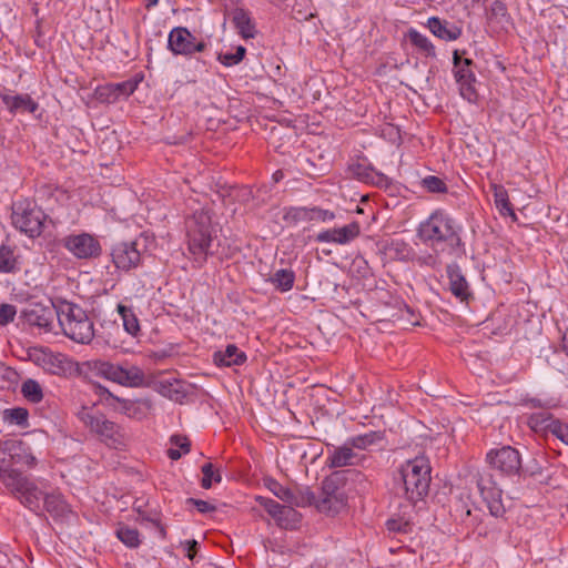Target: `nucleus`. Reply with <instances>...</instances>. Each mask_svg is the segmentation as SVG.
<instances>
[{
  "instance_id": "nucleus-57",
  "label": "nucleus",
  "mask_w": 568,
  "mask_h": 568,
  "mask_svg": "<svg viewBox=\"0 0 568 568\" xmlns=\"http://www.w3.org/2000/svg\"><path fill=\"white\" fill-rule=\"evenodd\" d=\"M168 456L169 458H171L172 460H178L181 458L182 456V453L180 449L178 448H169L168 449Z\"/></svg>"
},
{
  "instance_id": "nucleus-45",
  "label": "nucleus",
  "mask_w": 568,
  "mask_h": 568,
  "mask_svg": "<svg viewBox=\"0 0 568 568\" xmlns=\"http://www.w3.org/2000/svg\"><path fill=\"white\" fill-rule=\"evenodd\" d=\"M549 426L550 429L548 433H551L564 444L568 445V425L555 418V420L551 424H549Z\"/></svg>"
},
{
  "instance_id": "nucleus-4",
  "label": "nucleus",
  "mask_w": 568,
  "mask_h": 568,
  "mask_svg": "<svg viewBox=\"0 0 568 568\" xmlns=\"http://www.w3.org/2000/svg\"><path fill=\"white\" fill-rule=\"evenodd\" d=\"M187 248L194 261L202 265L213 254L215 229L209 210L202 207L186 220Z\"/></svg>"
},
{
  "instance_id": "nucleus-6",
  "label": "nucleus",
  "mask_w": 568,
  "mask_h": 568,
  "mask_svg": "<svg viewBox=\"0 0 568 568\" xmlns=\"http://www.w3.org/2000/svg\"><path fill=\"white\" fill-rule=\"evenodd\" d=\"M91 368L98 376L121 386L145 387L151 385V382L148 379L143 369L126 361L122 363H112L99 359L92 362Z\"/></svg>"
},
{
  "instance_id": "nucleus-56",
  "label": "nucleus",
  "mask_w": 568,
  "mask_h": 568,
  "mask_svg": "<svg viewBox=\"0 0 568 568\" xmlns=\"http://www.w3.org/2000/svg\"><path fill=\"white\" fill-rule=\"evenodd\" d=\"M560 348L566 355H568V328L562 334Z\"/></svg>"
},
{
  "instance_id": "nucleus-14",
  "label": "nucleus",
  "mask_w": 568,
  "mask_h": 568,
  "mask_svg": "<svg viewBox=\"0 0 568 568\" xmlns=\"http://www.w3.org/2000/svg\"><path fill=\"white\" fill-rule=\"evenodd\" d=\"M63 246L77 258L90 260L100 256V242L91 234H72L63 240Z\"/></svg>"
},
{
  "instance_id": "nucleus-11",
  "label": "nucleus",
  "mask_w": 568,
  "mask_h": 568,
  "mask_svg": "<svg viewBox=\"0 0 568 568\" xmlns=\"http://www.w3.org/2000/svg\"><path fill=\"white\" fill-rule=\"evenodd\" d=\"M486 459L493 469L506 476L517 475L521 469L520 454L511 446L489 450Z\"/></svg>"
},
{
  "instance_id": "nucleus-27",
  "label": "nucleus",
  "mask_w": 568,
  "mask_h": 568,
  "mask_svg": "<svg viewBox=\"0 0 568 568\" xmlns=\"http://www.w3.org/2000/svg\"><path fill=\"white\" fill-rule=\"evenodd\" d=\"M155 388L161 395L175 402L181 400L185 396L183 383L175 378L159 381L155 384Z\"/></svg>"
},
{
  "instance_id": "nucleus-20",
  "label": "nucleus",
  "mask_w": 568,
  "mask_h": 568,
  "mask_svg": "<svg viewBox=\"0 0 568 568\" xmlns=\"http://www.w3.org/2000/svg\"><path fill=\"white\" fill-rule=\"evenodd\" d=\"M349 171L358 181L364 183H372L377 186H386L388 184L386 175L375 171L365 160L352 163Z\"/></svg>"
},
{
  "instance_id": "nucleus-54",
  "label": "nucleus",
  "mask_w": 568,
  "mask_h": 568,
  "mask_svg": "<svg viewBox=\"0 0 568 568\" xmlns=\"http://www.w3.org/2000/svg\"><path fill=\"white\" fill-rule=\"evenodd\" d=\"M217 60L225 67H233L239 64L234 53H219Z\"/></svg>"
},
{
  "instance_id": "nucleus-35",
  "label": "nucleus",
  "mask_w": 568,
  "mask_h": 568,
  "mask_svg": "<svg viewBox=\"0 0 568 568\" xmlns=\"http://www.w3.org/2000/svg\"><path fill=\"white\" fill-rule=\"evenodd\" d=\"M21 393L23 397L31 403H40L43 398V393L40 384L34 379H27L22 383Z\"/></svg>"
},
{
  "instance_id": "nucleus-19",
  "label": "nucleus",
  "mask_w": 568,
  "mask_h": 568,
  "mask_svg": "<svg viewBox=\"0 0 568 568\" xmlns=\"http://www.w3.org/2000/svg\"><path fill=\"white\" fill-rule=\"evenodd\" d=\"M44 509L50 516L60 521H67L72 516V509L60 493L44 494L42 498Z\"/></svg>"
},
{
  "instance_id": "nucleus-42",
  "label": "nucleus",
  "mask_w": 568,
  "mask_h": 568,
  "mask_svg": "<svg viewBox=\"0 0 568 568\" xmlns=\"http://www.w3.org/2000/svg\"><path fill=\"white\" fill-rule=\"evenodd\" d=\"M422 186L430 193H446L447 185L438 176L427 175L420 181Z\"/></svg>"
},
{
  "instance_id": "nucleus-30",
  "label": "nucleus",
  "mask_w": 568,
  "mask_h": 568,
  "mask_svg": "<svg viewBox=\"0 0 568 568\" xmlns=\"http://www.w3.org/2000/svg\"><path fill=\"white\" fill-rule=\"evenodd\" d=\"M407 38L424 55L432 58L436 57L434 44L426 36L422 34L416 29L410 28L407 31Z\"/></svg>"
},
{
  "instance_id": "nucleus-51",
  "label": "nucleus",
  "mask_w": 568,
  "mask_h": 568,
  "mask_svg": "<svg viewBox=\"0 0 568 568\" xmlns=\"http://www.w3.org/2000/svg\"><path fill=\"white\" fill-rule=\"evenodd\" d=\"M312 221L327 222L335 219V213L328 210H324L317 206L311 207Z\"/></svg>"
},
{
  "instance_id": "nucleus-18",
  "label": "nucleus",
  "mask_w": 568,
  "mask_h": 568,
  "mask_svg": "<svg viewBox=\"0 0 568 568\" xmlns=\"http://www.w3.org/2000/svg\"><path fill=\"white\" fill-rule=\"evenodd\" d=\"M364 460H366V457L364 455L359 456L356 454L346 442L343 446L328 452L326 465L329 468H342L346 466L363 465Z\"/></svg>"
},
{
  "instance_id": "nucleus-28",
  "label": "nucleus",
  "mask_w": 568,
  "mask_h": 568,
  "mask_svg": "<svg viewBox=\"0 0 568 568\" xmlns=\"http://www.w3.org/2000/svg\"><path fill=\"white\" fill-rule=\"evenodd\" d=\"M118 313L121 316L123 327L128 334L136 337L141 332L140 322L131 306L123 304L118 305Z\"/></svg>"
},
{
  "instance_id": "nucleus-53",
  "label": "nucleus",
  "mask_w": 568,
  "mask_h": 568,
  "mask_svg": "<svg viewBox=\"0 0 568 568\" xmlns=\"http://www.w3.org/2000/svg\"><path fill=\"white\" fill-rule=\"evenodd\" d=\"M172 445L179 447L183 454H187L191 448V443L186 436L173 435L170 438Z\"/></svg>"
},
{
  "instance_id": "nucleus-7",
  "label": "nucleus",
  "mask_w": 568,
  "mask_h": 568,
  "mask_svg": "<svg viewBox=\"0 0 568 568\" xmlns=\"http://www.w3.org/2000/svg\"><path fill=\"white\" fill-rule=\"evenodd\" d=\"M78 416L84 426L99 436L108 446L113 448L125 446L128 436L124 428L108 419L103 414H94L83 408Z\"/></svg>"
},
{
  "instance_id": "nucleus-39",
  "label": "nucleus",
  "mask_w": 568,
  "mask_h": 568,
  "mask_svg": "<svg viewBox=\"0 0 568 568\" xmlns=\"http://www.w3.org/2000/svg\"><path fill=\"white\" fill-rule=\"evenodd\" d=\"M267 487L281 500L286 501L292 506H293V504L298 503V498H297L295 491L282 486L276 480H271L270 484L267 485Z\"/></svg>"
},
{
  "instance_id": "nucleus-23",
  "label": "nucleus",
  "mask_w": 568,
  "mask_h": 568,
  "mask_svg": "<svg viewBox=\"0 0 568 568\" xmlns=\"http://www.w3.org/2000/svg\"><path fill=\"white\" fill-rule=\"evenodd\" d=\"M450 292L462 302L467 301L471 295L469 285L457 265L447 267Z\"/></svg>"
},
{
  "instance_id": "nucleus-24",
  "label": "nucleus",
  "mask_w": 568,
  "mask_h": 568,
  "mask_svg": "<svg viewBox=\"0 0 568 568\" xmlns=\"http://www.w3.org/2000/svg\"><path fill=\"white\" fill-rule=\"evenodd\" d=\"M232 23L243 39L255 37L256 30L250 13L243 8H236L232 12Z\"/></svg>"
},
{
  "instance_id": "nucleus-2",
  "label": "nucleus",
  "mask_w": 568,
  "mask_h": 568,
  "mask_svg": "<svg viewBox=\"0 0 568 568\" xmlns=\"http://www.w3.org/2000/svg\"><path fill=\"white\" fill-rule=\"evenodd\" d=\"M462 226L443 210H436L417 229L418 239L434 251L446 247L455 250L462 245Z\"/></svg>"
},
{
  "instance_id": "nucleus-47",
  "label": "nucleus",
  "mask_w": 568,
  "mask_h": 568,
  "mask_svg": "<svg viewBox=\"0 0 568 568\" xmlns=\"http://www.w3.org/2000/svg\"><path fill=\"white\" fill-rule=\"evenodd\" d=\"M295 494L298 498V503L293 504V506L304 507V506L314 504L317 507V503L320 501V499L308 488H306L304 490H297V491H295Z\"/></svg>"
},
{
  "instance_id": "nucleus-59",
  "label": "nucleus",
  "mask_w": 568,
  "mask_h": 568,
  "mask_svg": "<svg viewBox=\"0 0 568 568\" xmlns=\"http://www.w3.org/2000/svg\"><path fill=\"white\" fill-rule=\"evenodd\" d=\"M246 53V49L243 45H239L235 51V58L237 59L239 63L244 59Z\"/></svg>"
},
{
  "instance_id": "nucleus-16",
  "label": "nucleus",
  "mask_w": 568,
  "mask_h": 568,
  "mask_svg": "<svg viewBox=\"0 0 568 568\" xmlns=\"http://www.w3.org/2000/svg\"><path fill=\"white\" fill-rule=\"evenodd\" d=\"M361 234V225L358 222H352L342 227L329 229L320 232L315 241L318 243H334L346 245L357 239Z\"/></svg>"
},
{
  "instance_id": "nucleus-15",
  "label": "nucleus",
  "mask_w": 568,
  "mask_h": 568,
  "mask_svg": "<svg viewBox=\"0 0 568 568\" xmlns=\"http://www.w3.org/2000/svg\"><path fill=\"white\" fill-rule=\"evenodd\" d=\"M477 487L490 515L496 518L501 517L505 514V507L501 503V490L491 479V476L479 475L477 478Z\"/></svg>"
},
{
  "instance_id": "nucleus-49",
  "label": "nucleus",
  "mask_w": 568,
  "mask_h": 568,
  "mask_svg": "<svg viewBox=\"0 0 568 568\" xmlns=\"http://www.w3.org/2000/svg\"><path fill=\"white\" fill-rule=\"evenodd\" d=\"M386 527L389 531L399 532V534H408L412 531V526L408 521L403 519L390 518L386 521Z\"/></svg>"
},
{
  "instance_id": "nucleus-38",
  "label": "nucleus",
  "mask_w": 568,
  "mask_h": 568,
  "mask_svg": "<svg viewBox=\"0 0 568 568\" xmlns=\"http://www.w3.org/2000/svg\"><path fill=\"white\" fill-rule=\"evenodd\" d=\"M116 537L128 547L135 548L140 545V534L138 529L129 526H121L116 529Z\"/></svg>"
},
{
  "instance_id": "nucleus-44",
  "label": "nucleus",
  "mask_w": 568,
  "mask_h": 568,
  "mask_svg": "<svg viewBox=\"0 0 568 568\" xmlns=\"http://www.w3.org/2000/svg\"><path fill=\"white\" fill-rule=\"evenodd\" d=\"M488 19L496 20L499 23L508 21L507 8L501 1H494L490 7V12Z\"/></svg>"
},
{
  "instance_id": "nucleus-29",
  "label": "nucleus",
  "mask_w": 568,
  "mask_h": 568,
  "mask_svg": "<svg viewBox=\"0 0 568 568\" xmlns=\"http://www.w3.org/2000/svg\"><path fill=\"white\" fill-rule=\"evenodd\" d=\"M494 202L499 213L504 216L509 215L516 220V214L513 210L511 203L508 197V192L503 185H493Z\"/></svg>"
},
{
  "instance_id": "nucleus-60",
  "label": "nucleus",
  "mask_w": 568,
  "mask_h": 568,
  "mask_svg": "<svg viewBox=\"0 0 568 568\" xmlns=\"http://www.w3.org/2000/svg\"><path fill=\"white\" fill-rule=\"evenodd\" d=\"M146 3H145V7L149 9L151 7H154L158 4L159 0H145Z\"/></svg>"
},
{
  "instance_id": "nucleus-63",
  "label": "nucleus",
  "mask_w": 568,
  "mask_h": 568,
  "mask_svg": "<svg viewBox=\"0 0 568 568\" xmlns=\"http://www.w3.org/2000/svg\"><path fill=\"white\" fill-rule=\"evenodd\" d=\"M278 174H281V172H275V174H274V178H275L276 180H277V179H280V175H278Z\"/></svg>"
},
{
  "instance_id": "nucleus-21",
  "label": "nucleus",
  "mask_w": 568,
  "mask_h": 568,
  "mask_svg": "<svg viewBox=\"0 0 568 568\" xmlns=\"http://www.w3.org/2000/svg\"><path fill=\"white\" fill-rule=\"evenodd\" d=\"M0 98L10 113L28 112L34 113L39 104L29 94H0Z\"/></svg>"
},
{
  "instance_id": "nucleus-52",
  "label": "nucleus",
  "mask_w": 568,
  "mask_h": 568,
  "mask_svg": "<svg viewBox=\"0 0 568 568\" xmlns=\"http://www.w3.org/2000/svg\"><path fill=\"white\" fill-rule=\"evenodd\" d=\"M186 504L194 506L201 514H210L216 510L213 504L202 499L187 498Z\"/></svg>"
},
{
  "instance_id": "nucleus-17",
  "label": "nucleus",
  "mask_w": 568,
  "mask_h": 568,
  "mask_svg": "<svg viewBox=\"0 0 568 568\" xmlns=\"http://www.w3.org/2000/svg\"><path fill=\"white\" fill-rule=\"evenodd\" d=\"M473 60L465 58L464 63L457 68H453L454 77L459 85L460 95L469 102L477 99L475 89L476 77L471 70Z\"/></svg>"
},
{
  "instance_id": "nucleus-10",
  "label": "nucleus",
  "mask_w": 568,
  "mask_h": 568,
  "mask_svg": "<svg viewBox=\"0 0 568 568\" xmlns=\"http://www.w3.org/2000/svg\"><path fill=\"white\" fill-rule=\"evenodd\" d=\"M59 302L48 298L44 302H30L21 311V317L30 325L44 333L52 332L58 320Z\"/></svg>"
},
{
  "instance_id": "nucleus-32",
  "label": "nucleus",
  "mask_w": 568,
  "mask_h": 568,
  "mask_svg": "<svg viewBox=\"0 0 568 568\" xmlns=\"http://www.w3.org/2000/svg\"><path fill=\"white\" fill-rule=\"evenodd\" d=\"M555 420L552 415L547 412L531 414L528 417V426L536 433H548L550 429L549 424Z\"/></svg>"
},
{
  "instance_id": "nucleus-64",
  "label": "nucleus",
  "mask_w": 568,
  "mask_h": 568,
  "mask_svg": "<svg viewBox=\"0 0 568 568\" xmlns=\"http://www.w3.org/2000/svg\"><path fill=\"white\" fill-rule=\"evenodd\" d=\"M466 515H467V516H469V515H470V509H469V508H467V509H466Z\"/></svg>"
},
{
  "instance_id": "nucleus-3",
  "label": "nucleus",
  "mask_w": 568,
  "mask_h": 568,
  "mask_svg": "<svg viewBox=\"0 0 568 568\" xmlns=\"http://www.w3.org/2000/svg\"><path fill=\"white\" fill-rule=\"evenodd\" d=\"M430 470L429 460L425 456L407 460L395 477L396 494L413 504L420 500L428 493Z\"/></svg>"
},
{
  "instance_id": "nucleus-55",
  "label": "nucleus",
  "mask_w": 568,
  "mask_h": 568,
  "mask_svg": "<svg viewBox=\"0 0 568 568\" xmlns=\"http://www.w3.org/2000/svg\"><path fill=\"white\" fill-rule=\"evenodd\" d=\"M197 541L196 540H187L185 542V556L190 559V560H193L195 555H196V551H197Z\"/></svg>"
},
{
  "instance_id": "nucleus-50",
  "label": "nucleus",
  "mask_w": 568,
  "mask_h": 568,
  "mask_svg": "<svg viewBox=\"0 0 568 568\" xmlns=\"http://www.w3.org/2000/svg\"><path fill=\"white\" fill-rule=\"evenodd\" d=\"M97 97L100 101L105 103H114L116 101V94L113 84H106L97 89Z\"/></svg>"
},
{
  "instance_id": "nucleus-61",
  "label": "nucleus",
  "mask_w": 568,
  "mask_h": 568,
  "mask_svg": "<svg viewBox=\"0 0 568 568\" xmlns=\"http://www.w3.org/2000/svg\"><path fill=\"white\" fill-rule=\"evenodd\" d=\"M159 531H160L162 538H164L166 535L165 529L162 526H159Z\"/></svg>"
},
{
  "instance_id": "nucleus-37",
  "label": "nucleus",
  "mask_w": 568,
  "mask_h": 568,
  "mask_svg": "<svg viewBox=\"0 0 568 568\" xmlns=\"http://www.w3.org/2000/svg\"><path fill=\"white\" fill-rule=\"evenodd\" d=\"M277 524L285 528H294L300 521V514L293 508V506H282L281 514L274 518Z\"/></svg>"
},
{
  "instance_id": "nucleus-12",
  "label": "nucleus",
  "mask_w": 568,
  "mask_h": 568,
  "mask_svg": "<svg viewBox=\"0 0 568 568\" xmlns=\"http://www.w3.org/2000/svg\"><path fill=\"white\" fill-rule=\"evenodd\" d=\"M139 240L120 242L112 246L111 257L118 270L129 272L136 268L142 261Z\"/></svg>"
},
{
  "instance_id": "nucleus-40",
  "label": "nucleus",
  "mask_w": 568,
  "mask_h": 568,
  "mask_svg": "<svg viewBox=\"0 0 568 568\" xmlns=\"http://www.w3.org/2000/svg\"><path fill=\"white\" fill-rule=\"evenodd\" d=\"M382 437L376 432H371L364 435H357L347 439V443L352 448L366 449L374 445Z\"/></svg>"
},
{
  "instance_id": "nucleus-31",
  "label": "nucleus",
  "mask_w": 568,
  "mask_h": 568,
  "mask_svg": "<svg viewBox=\"0 0 568 568\" xmlns=\"http://www.w3.org/2000/svg\"><path fill=\"white\" fill-rule=\"evenodd\" d=\"M280 292H287L293 288L295 273L292 270L281 268L275 271L268 280Z\"/></svg>"
},
{
  "instance_id": "nucleus-9",
  "label": "nucleus",
  "mask_w": 568,
  "mask_h": 568,
  "mask_svg": "<svg viewBox=\"0 0 568 568\" xmlns=\"http://www.w3.org/2000/svg\"><path fill=\"white\" fill-rule=\"evenodd\" d=\"M45 214L29 201L14 204L12 224L30 237L39 236L42 232Z\"/></svg>"
},
{
  "instance_id": "nucleus-25",
  "label": "nucleus",
  "mask_w": 568,
  "mask_h": 568,
  "mask_svg": "<svg viewBox=\"0 0 568 568\" xmlns=\"http://www.w3.org/2000/svg\"><path fill=\"white\" fill-rule=\"evenodd\" d=\"M213 358L216 365L230 367L233 365H242L247 357L236 345L230 344L224 351L215 352Z\"/></svg>"
},
{
  "instance_id": "nucleus-41",
  "label": "nucleus",
  "mask_w": 568,
  "mask_h": 568,
  "mask_svg": "<svg viewBox=\"0 0 568 568\" xmlns=\"http://www.w3.org/2000/svg\"><path fill=\"white\" fill-rule=\"evenodd\" d=\"M201 470L203 474V478L201 480V486L204 489L211 488L213 483H216V484L221 483V480H222L221 473L219 470H214V466L212 463L204 464L202 466Z\"/></svg>"
},
{
  "instance_id": "nucleus-5",
  "label": "nucleus",
  "mask_w": 568,
  "mask_h": 568,
  "mask_svg": "<svg viewBox=\"0 0 568 568\" xmlns=\"http://www.w3.org/2000/svg\"><path fill=\"white\" fill-rule=\"evenodd\" d=\"M58 322L63 334L78 344H90L94 337V324L79 305L59 301Z\"/></svg>"
},
{
  "instance_id": "nucleus-13",
  "label": "nucleus",
  "mask_w": 568,
  "mask_h": 568,
  "mask_svg": "<svg viewBox=\"0 0 568 568\" xmlns=\"http://www.w3.org/2000/svg\"><path fill=\"white\" fill-rule=\"evenodd\" d=\"M168 48L175 55H191L195 52H203L206 49V43L196 41V38L186 28L176 27L169 33Z\"/></svg>"
},
{
  "instance_id": "nucleus-34",
  "label": "nucleus",
  "mask_w": 568,
  "mask_h": 568,
  "mask_svg": "<svg viewBox=\"0 0 568 568\" xmlns=\"http://www.w3.org/2000/svg\"><path fill=\"white\" fill-rule=\"evenodd\" d=\"M283 220L290 225H296L300 222H311V207H288L284 212Z\"/></svg>"
},
{
  "instance_id": "nucleus-33",
  "label": "nucleus",
  "mask_w": 568,
  "mask_h": 568,
  "mask_svg": "<svg viewBox=\"0 0 568 568\" xmlns=\"http://www.w3.org/2000/svg\"><path fill=\"white\" fill-rule=\"evenodd\" d=\"M18 271V261L14 251L8 245H0V273H14Z\"/></svg>"
},
{
  "instance_id": "nucleus-48",
  "label": "nucleus",
  "mask_w": 568,
  "mask_h": 568,
  "mask_svg": "<svg viewBox=\"0 0 568 568\" xmlns=\"http://www.w3.org/2000/svg\"><path fill=\"white\" fill-rule=\"evenodd\" d=\"M17 315V308L12 304L2 303L0 304V326H6L13 322Z\"/></svg>"
},
{
  "instance_id": "nucleus-43",
  "label": "nucleus",
  "mask_w": 568,
  "mask_h": 568,
  "mask_svg": "<svg viewBox=\"0 0 568 568\" xmlns=\"http://www.w3.org/2000/svg\"><path fill=\"white\" fill-rule=\"evenodd\" d=\"M115 94L116 101L121 98H128L138 88L139 82L136 80H126L120 83H112Z\"/></svg>"
},
{
  "instance_id": "nucleus-36",
  "label": "nucleus",
  "mask_w": 568,
  "mask_h": 568,
  "mask_svg": "<svg viewBox=\"0 0 568 568\" xmlns=\"http://www.w3.org/2000/svg\"><path fill=\"white\" fill-rule=\"evenodd\" d=\"M29 412L23 407L8 408L3 410V420L21 427L28 426Z\"/></svg>"
},
{
  "instance_id": "nucleus-1",
  "label": "nucleus",
  "mask_w": 568,
  "mask_h": 568,
  "mask_svg": "<svg viewBox=\"0 0 568 568\" xmlns=\"http://www.w3.org/2000/svg\"><path fill=\"white\" fill-rule=\"evenodd\" d=\"M37 458L22 440H0V481L21 505L38 514L41 510L42 490L16 466L33 468Z\"/></svg>"
},
{
  "instance_id": "nucleus-46",
  "label": "nucleus",
  "mask_w": 568,
  "mask_h": 568,
  "mask_svg": "<svg viewBox=\"0 0 568 568\" xmlns=\"http://www.w3.org/2000/svg\"><path fill=\"white\" fill-rule=\"evenodd\" d=\"M256 501L273 517L275 518L281 514L282 506L274 499L268 497L258 496L256 497Z\"/></svg>"
},
{
  "instance_id": "nucleus-58",
  "label": "nucleus",
  "mask_w": 568,
  "mask_h": 568,
  "mask_svg": "<svg viewBox=\"0 0 568 568\" xmlns=\"http://www.w3.org/2000/svg\"><path fill=\"white\" fill-rule=\"evenodd\" d=\"M463 63H464V59H462L459 51L455 50L453 52V64H454V68H457V67H459Z\"/></svg>"
},
{
  "instance_id": "nucleus-8",
  "label": "nucleus",
  "mask_w": 568,
  "mask_h": 568,
  "mask_svg": "<svg viewBox=\"0 0 568 568\" xmlns=\"http://www.w3.org/2000/svg\"><path fill=\"white\" fill-rule=\"evenodd\" d=\"M346 475H361L356 470H337L326 477L322 483V497L317 503V509L324 513H338L345 507V498L338 491V484Z\"/></svg>"
},
{
  "instance_id": "nucleus-22",
  "label": "nucleus",
  "mask_w": 568,
  "mask_h": 568,
  "mask_svg": "<svg viewBox=\"0 0 568 568\" xmlns=\"http://www.w3.org/2000/svg\"><path fill=\"white\" fill-rule=\"evenodd\" d=\"M427 28L435 37L445 41H454L462 36V28L456 24H449L438 17H430L427 20Z\"/></svg>"
},
{
  "instance_id": "nucleus-62",
  "label": "nucleus",
  "mask_w": 568,
  "mask_h": 568,
  "mask_svg": "<svg viewBox=\"0 0 568 568\" xmlns=\"http://www.w3.org/2000/svg\"><path fill=\"white\" fill-rule=\"evenodd\" d=\"M278 174H281V172H275V174H274V178H275L276 180H277V179H280V175H278Z\"/></svg>"
},
{
  "instance_id": "nucleus-26",
  "label": "nucleus",
  "mask_w": 568,
  "mask_h": 568,
  "mask_svg": "<svg viewBox=\"0 0 568 568\" xmlns=\"http://www.w3.org/2000/svg\"><path fill=\"white\" fill-rule=\"evenodd\" d=\"M111 396L115 402L120 404L119 412L129 418L141 420L146 417L148 410L150 408L146 402L124 399L113 395Z\"/></svg>"
}]
</instances>
